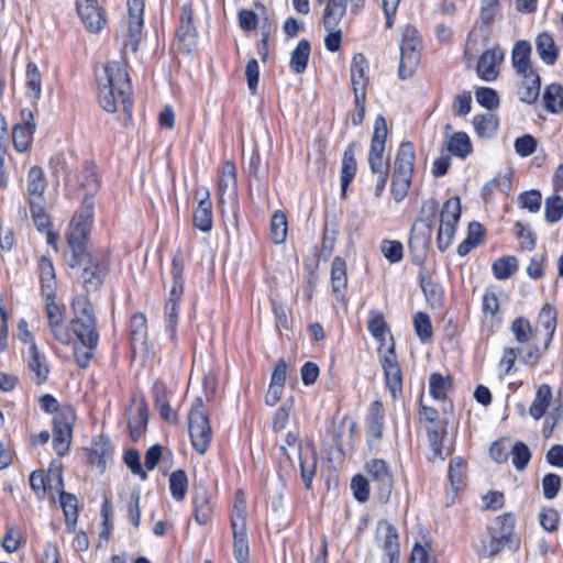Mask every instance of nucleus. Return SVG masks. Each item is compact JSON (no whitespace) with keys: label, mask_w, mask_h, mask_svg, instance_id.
<instances>
[{"label":"nucleus","mask_w":563,"mask_h":563,"mask_svg":"<svg viewBox=\"0 0 563 563\" xmlns=\"http://www.w3.org/2000/svg\"><path fill=\"white\" fill-rule=\"evenodd\" d=\"M26 181L29 202L44 200L46 180L42 167L32 166L27 173Z\"/></svg>","instance_id":"obj_29"},{"label":"nucleus","mask_w":563,"mask_h":563,"mask_svg":"<svg viewBox=\"0 0 563 563\" xmlns=\"http://www.w3.org/2000/svg\"><path fill=\"white\" fill-rule=\"evenodd\" d=\"M310 55V43L307 40L299 41L297 47L292 51L290 56V68L296 74H301L306 70Z\"/></svg>","instance_id":"obj_41"},{"label":"nucleus","mask_w":563,"mask_h":563,"mask_svg":"<svg viewBox=\"0 0 563 563\" xmlns=\"http://www.w3.org/2000/svg\"><path fill=\"white\" fill-rule=\"evenodd\" d=\"M510 454L512 456V464L518 471L523 470L531 457L529 448L522 442H516Z\"/></svg>","instance_id":"obj_63"},{"label":"nucleus","mask_w":563,"mask_h":563,"mask_svg":"<svg viewBox=\"0 0 563 563\" xmlns=\"http://www.w3.org/2000/svg\"><path fill=\"white\" fill-rule=\"evenodd\" d=\"M420 38L418 31L411 25L404 27L400 42V62L398 76L408 79L416 73L420 62Z\"/></svg>","instance_id":"obj_7"},{"label":"nucleus","mask_w":563,"mask_h":563,"mask_svg":"<svg viewBox=\"0 0 563 563\" xmlns=\"http://www.w3.org/2000/svg\"><path fill=\"white\" fill-rule=\"evenodd\" d=\"M194 515L199 525H206L212 514L208 492L203 487L195 488L194 495Z\"/></svg>","instance_id":"obj_34"},{"label":"nucleus","mask_w":563,"mask_h":563,"mask_svg":"<svg viewBox=\"0 0 563 563\" xmlns=\"http://www.w3.org/2000/svg\"><path fill=\"white\" fill-rule=\"evenodd\" d=\"M518 268V261L515 256H506L498 258L493 264L494 276L504 280L509 278Z\"/></svg>","instance_id":"obj_50"},{"label":"nucleus","mask_w":563,"mask_h":563,"mask_svg":"<svg viewBox=\"0 0 563 563\" xmlns=\"http://www.w3.org/2000/svg\"><path fill=\"white\" fill-rule=\"evenodd\" d=\"M356 143H351L344 151L341 166V190L345 195L350 183L353 180L356 173L355 159Z\"/></svg>","instance_id":"obj_31"},{"label":"nucleus","mask_w":563,"mask_h":563,"mask_svg":"<svg viewBox=\"0 0 563 563\" xmlns=\"http://www.w3.org/2000/svg\"><path fill=\"white\" fill-rule=\"evenodd\" d=\"M437 211L438 202L435 200H429L423 203L421 216L417 219L411 230L410 245L418 243L426 246L429 243Z\"/></svg>","instance_id":"obj_12"},{"label":"nucleus","mask_w":563,"mask_h":563,"mask_svg":"<svg viewBox=\"0 0 563 563\" xmlns=\"http://www.w3.org/2000/svg\"><path fill=\"white\" fill-rule=\"evenodd\" d=\"M76 9L82 23L90 32L97 33L103 27L106 16L97 0H78Z\"/></svg>","instance_id":"obj_15"},{"label":"nucleus","mask_w":563,"mask_h":563,"mask_svg":"<svg viewBox=\"0 0 563 563\" xmlns=\"http://www.w3.org/2000/svg\"><path fill=\"white\" fill-rule=\"evenodd\" d=\"M317 2H325L323 13L324 27L338 26L346 13L347 0H317Z\"/></svg>","instance_id":"obj_32"},{"label":"nucleus","mask_w":563,"mask_h":563,"mask_svg":"<svg viewBox=\"0 0 563 563\" xmlns=\"http://www.w3.org/2000/svg\"><path fill=\"white\" fill-rule=\"evenodd\" d=\"M423 427L427 431L429 445L432 450L430 459L444 461L452 453L451 446L445 444V427L440 421Z\"/></svg>","instance_id":"obj_18"},{"label":"nucleus","mask_w":563,"mask_h":563,"mask_svg":"<svg viewBox=\"0 0 563 563\" xmlns=\"http://www.w3.org/2000/svg\"><path fill=\"white\" fill-rule=\"evenodd\" d=\"M367 434L371 439L377 441L383 435L384 429V410L383 404L375 400L369 405L368 413L366 417Z\"/></svg>","instance_id":"obj_27"},{"label":"nucleus","mask_w":563,"mask_h":563,"mask_svg":"<svg viewBox=\"0 0 563 563\" xmlns=\"http://www.w3.org/2000/svg\"><path fill=\"white\" fill-rule=\"evenodd\" d=\"M126 5L129 14V41L126 45H130L133 51H136L144 23V1L126 0Z\"/></svg>","instance_id":"obj_17"},{"label":"nucleus","mask_w":563,"mask_h":563,"mask_svg":"<svg viewBox=\"0 0 563 563\" xmlns=\"http://www.w3.org/2000/svg\"><path fill=\"white\" fill-rule=\"evenodd\" d=\"M220 202L228 199L232 203V219H229L233 228L240 229V214L238 203V184L235 166L231 162H227L221 170L219 179Z\"/></svg>","instance_id":"obj_11"},{"label":"nucleus","mask_w":563,"mask_h":563,"mask_svg":"<svg viewBox=\"0 0 563 563\" xmlns=\"http://www.w3.org/2000/svg\"><path fill=\"white\" fill-rule=\"evenodd\" d=\"M271 236L275 244H282L287 236V219L282 211H276L272 217Z\"/></svg>","instance_id":"obj_51"},{"label":"nucleus","mask_w":563,"mask_h":563,"mask_svg":"<svg viewBox=\"0 0 563 563\" xmlns=\"http://www.w3.org/2000/svg\"><path fill=\"white\" fill-rule=\"evenodd\" d=\"M531 45L528 41H518L511 53L512 66L520 75L534 73L530 64Z\"/></svg>","instance_id":"obj_26"},{"label":"nucleus","mask_w":563,"mask_h":563,"mask_svg":"<svg viewBox=\"0 0 563 563\" xmlns=\"http://www.w3.org/2000/svg\"><path fill=\"white\" fill-rule=\"evenodd\" d=\"M104 82L99 81V103L107 112L117 111V96L120 98L124 113L131 118L133 102L130 98L132 86L130 76L123 65L111 62L104 66Z\"/></svg>","instance_id":"obj_3"},{"label":"nucleus","mask_w":563,"mask_h":563,"mask_svg":"<svg viewBox=\"0 0 563 563\" xmlns=\"http://www.w3.org/2000/svg\"><path fill=\"white\" fill-rule=\"evenodd\" d=\"M27 367L35 374L36 384L41 385L47 380L49 368L43 362L35 342H32V344L29 346Z\"/></svg>","instance_id":"obj_36"},{"label":"nucleus","mask_w":563,"mask_h":563,"mask_svg":"<svg viewBox=\"0 0 563 563\" xmlns=\"http://www.w3.org/2000/svg\"><path fill=\"white\" fill-rule=\"evenodd\" d=\"M46 316L54 338L63 344H68L71 340V334L69 329L64 324L63 310L55 302V298L48 299V297H46Z\"/></svg>","instance_id":"obj_16"},{"label":"nucleus","mask_w":563,"mask_h":563,"mask_svg":"<svg viewBox=\"0 0 563 563\" xmlns=\"http://www.w3.org/2000/svg\"><path fill=\"white\" fill-rule=\"evenodd\" d=\"M386 322L382 312L376 310L369 311V318L367 321V329L371 334L376 339H383L386 331Z\"/></svg>","instance_id":"obj_64"},{"label":"nucleus","mask_w":563,"mask_h":563,"mask_svg":"<svg viewBox=\"0 0 563 563\" xmlns=\"http://www.w3.org/2000/svg\"><path fill=\"white\" fill-rule=\"evenodd\" d=\"M30 203V212L31 217L34 221L36 229L40 232H44L49 229L51 222L47 213L45 212V200L40 201H31Z\"/></svg>","instance_id":"obj_55"},{"label":"nucleus","mask_w":563,"mask_h":563,"mask_svg":"<svg viewBox=\"0 0 563 563\" xmlns=\"http://www.w3.org/2000/svg\"><path fill=\"white\" fill-rule=\"evenodd\" d=\"M40 279L45 297L56 298L55 294V268L51 258L42 256L38 262Z\"/></svg>","instance_id":"obj_35"},{"label":"nucleus","mask_w":563,"mask_h":563,"mask_svg":"<svg viewBox=\"0 0 563 563\" xmlns=\"http://www.w3.org/2000/svg\"><path fill=\"white\" fill-rule=\"evenodd\" d=\"M475 131L479 136L488 137L497 130V121L492 114L475 115L473 119Z\"/></svg>","instance_id":"obj_59"},{"label":"nucleus","mask_w":563,"mask_h":563,"mask_svg":"<svg viewBox=\"0 0 563 563\" xmlns=\"http://www.w3.org/2000/svg\"><path fill=\"white\" fill-rule=\"evenodd\" d=\"M504 59V52L500 48L485 51L477 63V74L486 81L495 80L498 76V67Z\"/></svg>","instance_id":"obj_22"},{"label":"nucleus","mask_w":563,"mask_h":563,"mask_svg":"<svg viewBox=\"0 0 563 563\" xmlns=\"http://www.w3.org/2000/svg\"><path fill=\"white\" fill-rule=\"evenodd\" d=\"M196 197L201 198L194 212V225L201 232H209L212 229V202L210 200L209 190L205 187L198 188L196 190Z\"/></svg>","instance_id":"obj_19"},{"label":"nucleus","mask_w":563,"mask_h":563,"mask_svg":"<svg viewBox=\"0 0 563 563\" xmlns=\"http://www.w3.org/2000/svg\"><path fill=\"white\" fill-rule=\"evenodd\" d=\"M387 134V122L383 115H378L374 122V131L367 159L369 168L374 175H389L388 159H384Z\"/></svg>","instance_id":"obj_8"},{"label":"nucleus","mask_w":563,"mask_h":563,"mask_svg":"<svg viewBox=\"0 0 563 563\" xmlns=\"http://www.w3.org/2000/svg\"><path fill=\"white\" fill-rule=\"evenodd\" d=\"M506 543L507 541L503 539V536L497 537V534L490 532L488 540L481 541L477 552L481 556H493L499 553Z\"/></svg>","instance_id":"obj_60"},{"label":"nucleus","mask_w":563,"mask_h":563,"mask_svg":"<svg viewBox=\"0 0 563 563\" xmlns=\"http://www.w3.org/2000/svg\"><path fill=\"white\" fill-rule=\"evenodd\" d=\"M81 186L86 189V194L81 203L80 209H82L85 201L89 198L92 202V214L95 213V202L93 195L98 191L100 187V181L98 178V174L96 172V166L93 164L87 163L82 170V179ZM79 210L77 213H79Z\"/></svg>","instance_id":"obj_38"},{"label":"nucleus","mask_w":563,"mask_h":563,"mask_svg":"<svg viewBox=\"0 0 563 563\" xmlns=\"http://www.w3.org/2000/svg\"><path fill=\"white\" fill-rule=\"evenodd\" d=\"M297 452L299 455L300 475L305 487L309 489L318 464L317 451L312 444L306 443L299 444Z\"/></svg>","instance_id":"obj_21"},{"label":"nucleus","mask_w":563,"mask_h":563,"mask_svg":"<svg viewBox=\"0 0 563 563\" xmlns=\"http://www.w3.org/2000/svg\"><path fill=\"white\" fill-rule=\"evenodd\" d=\"M57 484L60 487L59 505L65 516L66 529L69 533H74L78 519V500L74 494L63 490L64 482L60 470L57 473Z\"/></svg>","instance_id":"obj_20"},{"label":"nucleus","mask_w":563,"mask_h":563,"mask_svg":"<svg viewBox=\"0 0 563 563\" xmlns=\"http://www.w3.org/2000/svg\"><path fill=\"white\" fill-rule=\"evenodd\" d=\"M294 407V398H287L283 405L276 410L272 421V428L275 432L285 430L289 421L290 411Z\"/></svg>","instance_id":"obj_54"},{"label":"nucleus","mask_w":563,"mask_h":563,"mask_svg":"<svg viewBox=\"0 0 563 563\" xmlns=\"http://www.w3.org/2000/svg\"><path fill=\"white\" fill-rule=\"evenodd\" d=\"M22 115L25 122L15 124L12 131L13 146L20 153L27 150L35 131L32 112L30 110L22 111Z\"/></svg>","instance_id":"obj_23"},{"label":"nucleus","mask_w":563,"mask_h":563,"mask_svg":"<svg viewBox=\"0 0 563 563\" xmlns=\"http://www.w3.org/2000/svg\"><path fill=\"white\" fill-rule=\"evenodd\" d=\"M450 153L461 158L466 157L472 151V144L466 133L456 132L446 141Z\"/></svg>","instance_id":"obj_45"},{"label":"nucleus","mask_w":563,"mask_h":563,"mask_svg":"<svg viewBox=\"0 0 563 563\" xmlns=\"http://www.w3.org/2000/svg\"><path fill=\"white\" fill-rule=\"evenodd\" d=\"M366 472L377 499L383 504L387 503L394 487L393 474L387 462L382 459H373L366 463Z\"/></svg>","instance_id":"obj_10"},{"label":"nucleus","mask_w":563,"mask_h":563,"mask_svg":"<svg viewBox=\"0 0 563 563\" xmlns=\"http://www.w3.org/2000/svg\"><path fill=\"white\" fill-rule=\"evenodd\" d=\"M180 48L190 53L197 43V29L194 24L192 7L186 3L181 8L179 26L176 32Z\"/></svg>","instance_id":"obj_14"},{"label":"nucleus","mask_w":563,"mask_h":563,"mask_svg":"<svg viewBox=\"0 0 563 563\" xmlns=\"http://www.w3.org/2000/svg\"><path fill=\"white\" fill-rule=\"evenodd\" d=\"M332 292L338 299H342L347 286L346 263L342 257H334L331 264Z\"/></svg>","instance_id":"obj_30"},{"label":"nucleus","mask_w":563,"mask_h":563,"mask_svg":"<svg viewBox=\"0 0 563 563\" xmlns=\"http://www.w3.org/2000/svg\"><path fill=\"white\" fill-rule=\"evenodd\" d=\"M545 109L551 113H559L563 110V88L558 84L549 85L543 92Z\"/></svg>","instance_id":"obj_43"},{"label":"nucleus","mask_w":563,"mask_h":563,"mask_svg":"<svg viewBox=\"0 0 563 563\" xmlns=\"http://www.w3.org/2000/svg\"><path fill=\"white\" fill-rule=\"evenodd\" d=\"M525 81L519 89L520 100L527 103H533L540 91V78L536 73L522 75Z\"/></svg>","instance_id":"obj_44"},{"label":"nucleus","mask_w":563,"mask_h":563,"mask_svg":"<svg viewBox=\"0 0 563 563\" xmlns=\"http://www.w3.org/2000/svg\"><path fill=\"white\" fill-rule=\"evenodd\" d=\"M233 536V555L236 563H246V501L243 489H238L230 516Z\"/></svg>","instance_id":"obj_5"},{"label":"nucleus","mask_w":563,"mask_h":563,"mask_svg":"<svg viewBox=\"0 0 563 563\" xmlns=\"http://www.w3.org/2000/svg\"><path fill=\"white\" fill-rule=\"evenodd\" d=\"M413 327L417 335L422 342H427L432 336V325L430 317L427 313L418 312L413 317Z\"/></svg>","instance_id":"obj_62"},{"label":"nucleus","mask_w":563,"mask_h":563,"mask_svg":"<svg viewBox=\"0 0 563 563\" xmlns=\"http://www.w3.org/2000/svg\"><path fill=\"white\" fill-rule=\"evenodd\" d=\"M498 291L496 287H488L482 298V311L486 317H495L499 311Z\"/></svg>","instance_id":"obj_58"},{"label":"nucleus","mask_w":563,"mask_h":563,"mask_svg":"<svg viewBox=\"0 0 563 563\" xmlns=\"http://www.w3.org/2000/svg\"><path fill=\"white\" fill-rule=\"evenodd\" d=\"M188 428L194 449L199 454H205L211 442L212 430L200 397L196 398L189 410Z\"/></svg>","instance_id":"obj_6"},{"label":"nucleus","mask_w":563,"mask_h":563,"mask_svg":"<svg viewBox=\"0 0 563 563\" xmlns=\"http://www.w3.org/2000/svg\"><path fill=\"white\" fill-rule=\"evenodd\" d=\"M536 51L548 65H553L558 58V47L549 33H541L537 36Z\"/></svg>","instance_id":"obj_39"},{"label":"nucleus","mask_w":563,"mask_h":563,"mask_svg":"<svg viewBox=\"0 0 563 563\" xmlns=\"http://www.w3.org/2000/svg\"><path fill=\"white\" fill-rule=\"evenodd\" d=\"M184 260L179 254H175L172 261L170 274L173 277L172 295L175 297L184 292Z\"/></svg>","instance_id":"obj_52"},{"label":"nucleus","mask_w":563,"mask_h":563,"mask_svg":"<svg viewBox=\"0 0 563 563\" xmlns=\"http://www.w3.org/2000/svg\"><path fill=\"white\" fill-rule=\"evenodd\" d=\"M384 371L385 385L394 399L402 395V374L396 358L395 346L391 345L387 353L380 358Z\"/></svg>","instance_id":"obj_13"},{"label":"nucleus","mask_w":563,"mask_h":563,"mask_svg":"<svg viewBox=\"0 0 563 563\" xmlns=\"http://www.w3.org/2000/svg\"><path fill=\"white\" fill-rule=\"evenodd\" d=\"M92 224V202L87 199L79 213L71 220V228L67 234L70 254L66 262L70 267L81 266V282L87 292L97 291L103 285L110 272L109 258L100 252H90L86 247Z\"/></svg>","instance_id":"obj_1"},{"label":"nucleus","mask_w":563,"mask_h":563,"mask_svg":"<svg viewBox=\"0 0 563 563\" xmlns=\"http://www.w3.org/2000/svg\"><path fill=\"white\" fill-rule=\"evenodd\" d=\"M26 87L33 93L34 100L41 98L42 76L33 62H29L26 65Z\"/></svg>","instance_id":"obj_56"},{"label":"nucleus","mask_w":563,"mask_h":563,"mask_svg":"<svg viewBox=\"0 0 563 563\" xmlns=\"http://www.w3.org/2000/svg\"><path fill=\"white\" fill-rule=\"evenodd\" d=\"M515 528V518L510 514H504L498 516L489 530L493 534H497V537H501L507 542L509 541Z\"/></svg>","instance_id":"obj_48"},{"label":"nucleus","mask_w":563,"mask_h":563,"mask_svg":"<svg viewBox=\"0 0 563 563\" xmlns=\"http://www.w3.org/2000/svg\"><path fill=\"white\" fill-rule=\"evenodd\" d=\"M112 445L108 437L100 435L88 450V463L97 466L100 473L106 470L107 461L111 457Z\"/></svg>","instance_id":"obj_25"},{"label":"nucleus","mask_w":563,"mask_h":563,"mask_svg":"<svg viewBox=\"0 0 563 563\" xmlns=\"http://www.w3.org/2000/svg\"><path fill=\"white\" fill-rule=\"evenodd\" d=\"M461 217V203L457 197L450 198L442 207L440 224L456 227Z\"/></svg>","instance_id":"obj_46"},{"label":"nucleus","mask_w":563,"mask_h":563,"mask_svg":"<svg viewBox=\"0 0 563 563\" xmlns=\"http://www.w3.org/2000/svg\"><path fill=\"white\" fill-rule=\"evenodd\" d=\"M71 308L74 318L70 321V329L79 341L74 345V356L78 366L86 368L99 343L95 311L87 296L75 297Z\"/></svg>","instance_id":"obj_2"},{"label":"nucleus","mask_w":563,"mask_h":563,"mask_svg":"<svg viewBox=\"0 0 563 563\" xmlns=\"http://www.w3.org/2000/svg\"><path fill=\"white\" fill-rule=\"evenodd\" d=\"M538 324L544 329L548 338L547 343H549V341L552 339V335L556 327V312L551 305L545 303L542 307L538 316ZM547 346L548 344H545V347Z\"/></svg>","instance_id":"obj_49"},{"label":"nucleus","mask_w":563,"mask_h":563,"mask_svg":"<svg viewBox=\"0 0 563 563\" xmlns=\"http://www.w3.org/2000/svg\"><path fill=\"white\" fill-rule=\"evenodd\" d=\"M148 422V406L145 399H142L137 407V416L128 423L130 437L136 442L145 432Z\"/></svg>","instance_id":"obj_40"},{"label":"nucleus","mask_w":563,"mask_h":563,"mask_svg":"<svg viewBox=\"0 0 563 563\" xmlns=\"http://www.w3.org/2000/svg\"><path fill=\"white\" fill-rule=\"evenodd\" d=\"M415 150L410 142L400 144L394 162L391 194L397 202L401 201L409 189L413 172Z\"/></svg>","instance_id":"obj_4"},{"label":"nucleus","mask_w":563,"mask_h":563,"mask_svg":"<svg viewBox=\"0 0 563 563\" xmlns=\"http://www.w3.org/2000/svg\"><path fill=\"white\" fill-rule=\"evenodd\" d=\"M552 400L551 387L548 384H542L536 391L534 399L529 408V415L539 420L545 413Z\"/></svg>","instance_id":"obj_37"},{"label":"nucleus","mask_w":563,"mask_h":563,"mask_svg":"<svg viewBox=\"0 0 563 563\" xmlns=\"http://www.w3.org/2000/svg\"><path fill=\"white\" fill-rule=\"evenodd\" d=\"M183 294H178L177 296L172 295V290H169L168 298L165 303V317H166V330L170 334V339L175 340L176 338V327L178 322V303L181 299Z\"/></svg>","instance_id":"obj_42"},{"label":"nucleus","mask_w":563,"mask_h":563,"mask_svg":"<svg viewBox=\"0 0 563 563\" xmlns=\"http://www.w3.org/2000/svg\"><path fill=\"white\" fill-rule=\"evenodd\" d=\"M131 346L133 352H148L147 321L142 312L132 316L130 322Z\"/></svg>","instance_id":"obj_24"},{"label":"nucleus","mask_w":563,"mask_h":563,"mask_svg":"<svg viewBox=\"0 0 563 563\" xmlns=\"http://www.w3.org/2000/svg\"><path fill=\"white\" fill-rule=\"evenodd\" d=\"M450 385L451 383L449 377H443L438 373H433L429 378L430 394L438 400L445 399Z\"/></svg>","instance_id":"obj_57"},{"label":"nucleus","mask_w":563,"mask_h":563,"mask_svg":"<svg viewBox=\"0 0 563 563\" xmlns=\"http://www.w3.org/2000/svg\"><path fill=\"white\" fill-rule=\"evenodd\" d=\"M377 538L382 541L386 555H399V542L396 529L387 521L377 523Z\"/></svg>","instance_id":"obj_28"},{"label":"nucleus","mask_w":563,"mask_h":563,"mask_svg":"<svg viewBox=\"0 0 563 563\" xmlns=\"http://www.w3.org/2000/svg\"><path fill=\"white\" fill-rule=\"evenodd\" d=\"M464 472H465V461L457 456L454 457L449 465L448 477L451 483V486L454 490H459L464 486Z\"/></svg>","instance_id":"obj_53"},{"label":"nucleus","mask_w":563,"mask_h":563,"mask_svg":"<svg viewBox=\"0 0 563 563\" xmlns=\"http://www.w3.org/2000/svg\"><path fill=\"white\" fill-rule=\"evenodd\" d=\"M188 489V478L184 470H176L169 475V490L173 498L181 501Z\"/></svg>","instance_id":"obj_47"},{"label":"nucleus","mask_w":563,"mask_h":563,"mask_svg":"<svg viewBox=\"0 0 563 563\" xmlns=\"http://www.w3.org/2000/svg\"><path fill=\"white\" fill-rule=\"evenodd\" d=\"M76 419L70 406L63 407L53 419V448L58 456H64L73 438V424Z\"/></svg>","instance_id":"obj_9"},{"label":"nucleus","mask_w":563,"mask_h":563,"mask_svg":"<svg viewBox=\"0 0 563 563\" xmlns=\"http://www.w3.org/2000/svg\"><path fill=\"white\" fill-rule=\"evenodd\" d=\"M544 214L548 222H558L563 216V198L558 195L547 198Z\"/></svg>","instance_id":"obj_61"},{"label":"nucleus","mask_w":563,"mask_h":563,"mask_svg":"<svg viewBox=\"0 0 563 563\" xmlns=\"http://www.w3.org/2000/svg\"><path fill=\"white\" fill-rule=\"evenodd\" d=\"M351 84L354 95L365 92L367 62L364 55L355 54L351 62Z\"/></svg>","instance_id":"obj_33"}]
</instances>
